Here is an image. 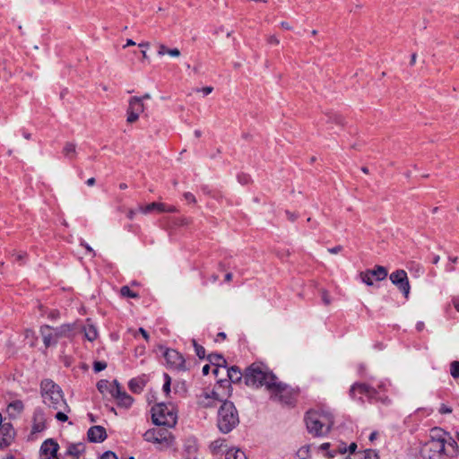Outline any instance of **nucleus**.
<instances>
[{
  "instance_id": "nucleus-55",
  "label": "nucleus",
  "mask_w": 459,
  "mask_h": 459,
  "mask_svg": "<svg viewBox=\"0 0 459 459\" xmlns=\"http://www.w3.org/2000/svg\"><path fill=\"white\" fill-rule=\"evenodd\" d=\"M423 328H424V323H423V322H419V323H417V325H416V329H417L419 332L422 331V330H423Z\"/></svg>"
},
{
  "instance_id": "nucleus-33",
  "label": "nucleus",
  "mask_w": 459,
  "mask_h": 459,
  "mask_svg": "<svg viewBox=\"0 0 459 459\" xmlns=\"http://www.w3.org/2000/svg\"><path fill=\"white\" fill-rule=\"evenodd\" d=\"M450 374L454 378H459V361L455 360L451 362Z\"/></svg>"
},
{
  "instance_id": "nucleus-4",
  "label": "nucleus",
  "mask_w": 459,
  "mask_h": 459,
  "mask_svg": "<svg viewBox=\"0 0 459 459\" xmlns=\"http://www.w3.org/2000/svg\"><path fill=\"white\" fill-rule=\"evenodd\" d=\"M307 429L313 436L326 435L333 425V416L325 411H310L305 417Z\"/></svg>"
},
{
  "instance_id": "nucleus-50",
  "label": "nucleus",
  "mask_w": 459,
  "mask_h": 459,
  "mask_svg": "<svg viewBox=\"0 0 459 459\" xmlns=\"http://www.w3.org/2000/svg\"><path fill=\"white\" fill-rule=\"evenodd\" d=\"M268 42L270 44H274V45H278L279 44V39L275 37V36H270L269 39H268Z\"/></svg>"
},
{
  "instance_id": "nucleus-46",
  "label": "nucleus",
  "mask_w": 459,
  "mask_h": 459,
  "mask_svg": "<svg viewBox=\"0 0 459 459\" xmlns=\"http://www.w3.org/2000/svg\"><path fill=\"white\" fill-rule=\"evenodd\" d=\"M81 245H82V247H85V249H86V250H87V251H88V252H89L92 256H95V255H96L95 251H94V250L91 248V246H89L86 242L82 241V242H81Z\"/></svg>"
},
{
  "instance_id": "nucleus-35",
  "label": "nucleus",
  "mask_w": 459,
  "mask_h": 459,
  "mask_svg": "<svg viewBox=\"0 0 459 459\" xmlns=\"http://www.w3.org/2000/svg\"><path fill=\"white\" fill-rule=\"evenodd\" d=\"M165 383L163 385V391L168 394L170 392L171 378L168 374H164Z\"/></svg>"
},
{
  "instance_id": "nucleus-14",
  "label": "nucleus",
  "mask_w": 459,
  "mask_h": 459,
  "mask_svg": "<svg viewBox=\"0 0 459 459\" xmlns=\"http://www.w3.org/2000/svg\"><path fill=\"white\" fill-rule=\"evenodd\" d=\"M14 437V429L9 422L4 423L0 428V447H6L10 445Z\"/></svg>"
},
{
  "instance_id": "nucleus-11",
  "label": "nucleus",
  "mask_w": 459,
  "mask_h": 459,
  "mask_svg": "<svg viewBox=\"0 0 459 459\" xmlns=\"http://www.w3.org/2000/svg\"><path fill=\"white\" fill-rule=\"evenodd\" d=\"M388 273L385 267L377 265L373 270H367L360 273V278L368 286L373 285V279L382 281L386 278Z\"/></svg>"
},
{
  "instance_id": "nucleus-48",
  "label": "nucleus",
  "mask_w": 459,
  "mask_h": 459,
  "mask_svg": "<svg viewBox=\"0 0 459 459\" xmlns=\"http://www.w3.org/2000/svg\"><path fill=\"white\" fill-rule=\"evenodd\" d=\"M181 53L178 48H171L170 56L171 57H178L180 56Z\"/></svg>"
},
{
  "instance_id": "nucleus-59",
  "label": "nucleus",
  "mask_w": 459,
  "mask_h": 459,
  "mask_svg": "<svg viewBox=\"0 0 459 459\" xmlns=\"http://www.w3.org/2000/svg\"><path fill=\"white\" fill-rule=\"evenodd\" d=\"M281 26L283 29H285V30H290V29H291V27L290 26V24H289L288 22H282L281 23Z\"/></svg>"
},
{
  "instance_id": "nucleus-29",
  "label": "nucleus",
  "mask_w": 459,
  "mask_h": 459,
  "mask_svg": "<svg viewBox=\"0 0 459 459\" xmlns=\"http://www.w3.org/2000/svg\"><path fill=\"white\" fill-rule=\"evenodd\" d=\"M225 459H247L245 453L239 449H230L227 452Z\"/></svg>"
},
{
  "instance_id": "nucleus-10",
  "label": "nucleus",
  "mask_w": 459,
  "mask_h": 459,
  "mask_svg": "<svg viewBox=\"0 0 459 459\" xmlns=\"http://www.w3.org/2000/svg\"><path fill=\"white\" fill-rule=\"evenodd\" d=\"M389 279L407 299L411 290L407 273L402 269L396 270L390 274Z\"/></svg>"
},
{
  "instance_id": "nucleus-1",
  "label": "nucleus",
  "mask_w": 459,
  "mask_h": 459,
  "mask_svg": "<svg viewBox=\"0 0 459 459\" xmlns=\"http://www.w3.org/2000/svg\"><path fill=\"white\" fill-rule=\"evenodd\" d=\"M245 384L247 386L259 388L264 386L270 393L271 399L284 404H292L293 390L286 384L278 380L277 377L261 362H255L247 367L244 373Z\"/></svg>"
},
{
  "instance_id": "nucleus-37",
  "label": "nucleus",
  "mask_w": 459,
  "mask_h": 459,
  "mask_svg": "<svg viewBox=\"0 0 459 459\" xmlns=\"http://www.w3.org/2000/svg\"><path fill=\"white\" fill-rule=\"evenodd\" d=\"M162 209H160V212H170L174 213L178 212V209L174 205H167L162 203Z\"/></svg>"
},
{
  "instance_id": "nucleus-60",
  "label": "nucleus",
  "mask_w": 459,
  "mask_h": 459,
  "mask_svg": "<svg viewBox=\"0 0 459 459\" xmlns=\"http://www.w3.org/2000/svg\"><path fill=\"white\" fill-rule=\"evenodd\" d=\"M135 42L133 39H127L126 44L124 46V48L129 47V46H134Z\"/></svg>"
},
{
  "instance_id": "nucleus-42",
  "label": "nucleus",
  "mask_w": 459,
  "mask_h": 459,
  "mask_svg": "<svg viewBox=\"0 0 459 459\" xmlns=\"http://www.w3.org/2000/svg\"><path fill=\"white\" fill-rule=\"evenodd\" d=\"M169 48L165 46L164 44H158V56H161L167 54Z\"/></svg>"
},
{
  "instance_id": "nucleus-64",
  "label": "nucleus",
  "mask_w": 459,
  "mask_h": 459,
  "mask_svg": "<svg viewBox=\"0 0 459 459\" xmlns=\"http://www.w3.org/2000/svg\"><path fill=\"white\" fill-rule=\"evenodd\" d=\"M454 306H455V309L459 312V299L454 300Z\"/></svg>"
},
{
  "instance_id": "nucleus-53",
  "label": "nucleus",
  "mask_w": 459,
  "mask_h": 459,
  "mask_svg": "<svg viewBox=\"0 0 459 459\" xmlns=\"http://www.w3.org/2000/svg\"><path fill=\"white\" fill-rule=\"evenodd\" d=\"M134 215H135V211L134 210H129L128 212H127V218L129 220H133L134 218Z\"/></svg>"
},
{
  "instance_id": "nucleus-34",
  "label": "nucleus",
  "mask_w": 459,
  "mask_h": 459,
  "mask_svg": "<svg viewBox=\"0 0 459 459\" xmlns=\"http://www.w3.org/2000/svg\"><path fill=\"white\" fill-rule=\"evenodd\" d=\"M126 113H127L126 121L129 124H133V123L136 122L140 116L139 114H136L134 112H130L129 110H126Z\"/></svg>"
},
{
  "instance_id": "nucleus-58",
  "label": "nucleus",
  "mask_w": 459,
  "mask_h": 459,
  "mask_svg": "<svg viewBox=\"0 0 459 459\" xmlns=\"http://www.w3.org/2000/svg\"><path fill=\"white\" fill-rule=\"evenodd\" d=\"M357 448V445L355 443H351L349 446L350 453H353Z\"/></svg>"
},
{
  "instance_id": "nucleus-39",
  "label": "nucleus",
  "mask_w": 459,
  "mask_h": 459,
  "mask_svg": "<svg viewBox=\"0 0 459 459\" xmlns=\"http://www.w3.org/2000/svg\"><path fill=\"white\" fill-rule=\"evenodd\" d=\"M322 300L325 305L328 306L331 304V299L328 292L325 290L321 291Z\"/></svg>"
},
{
  "instance_id": "nucleus-13",
  "label": "nucleus",
  "mask_w": 459,
  "mask_h": 459,
  "mask_svg": "<svg viewBox=\"0 0 459 459\" xmlns=\"http://www.w3.org/2000/svg\"><path fill=\"white\" fill-rule=\"evenodd\" d=\"M357 392L360 394H365L371 403L377 395V390L365 383L353 384L350 388V396L355 399Z\"/></svg>"
},
{
  "instance_id": "nucleus-18",
  "label": "nucleus",
  "mask_w": 459,
  "mask_h": 459,
  "mask_svg": "<svg viewBox=\"0 0 459 459\" xmlns=\"http://www.w3.org/2000/svg\"><path fill=\"white\" fill-rule=\"evenodd\" d=\"M119 385H120L117 380L109 382L108 380L102 379L98 382L97 388L101 394H108L111 397H113L115 394L114 391L117 389Z\"/></svg>"
},
{
  "instance_id": "nucleus-41",
  "label": "nucleus",
  "mask_w": 459,
  "mask_h": 459,
  "mask_svg": "<svg viewBox=\"0 0 459 459\" xmlns=\"http://www.w3.org/2000/svg\"><path fill=\"white\" fill-rule=\"evenodd\" d=\"M438 411L441 414H448L452 412V408L445 403H442L438 409Z\"/></svg>"
},
{
  "instance_id": "nucleus-7",
  "label": "nucleus",
  "mask_w": 459,
  "mask_h": 459,
  "mask_svg": "<svg viewBox=\"0 0 459 459\" xmlns=\"http://www.w3.org/2000/svg\"><path fill=\"white\" fill-rule=\"evenodd\" d=\"M239 422L238 411L233 403L225 400L218 411L217 425L222 433L230 432Z\"/></svg>"
},
{
  "instance_id": "nucleus-61",
  "label": "nucleus",
  "mask_w": 459,
  "mask_h": 459,
  "mask_svg": "<svg viewBox=\"0 0 459 459\" xmlns=\"http://www.w3.org/2000/svg\"><path fill=\"white\" fill-rule=\"evenodd\" d=\"M232 278H233V274L231 273H226V275H225L226 281H230L232 280Z\"/></svg>"
},
{
  "instance_id": "nucleus-9",
  "label": "nucleus",
  "mask_w": 459,
  "mask_h": 459,
  "mask_svg": "<svg viewBox=\"0 0 459 459\" xmlns=\"http://www.w3.org/2000/svg\"><path fill=\"white\" fill-rule=\"evenodd\" d=\"M152 419L158 427L172 428L177 423V415L164 403L156 404L152 408Z\"/></svg>"
},
{
  "instance_id": "nucleus-22",
  "label": "nucleus",
  "mask_w": 459,
  "mask_h": 459,
  "mask_svg": "<svg viewBox=\"0 0 459 459\" xmlns=\"http://www.w3.org/2000/svg\"><path fill=\"white\" fill-rule=\"evenodd\" d=\"M227 376L230 380L229 383H238L244 377V374L241 373L240 369L237 366H232L231 368L227 369Z\"/></svg>"
},
{
  "instance_id": "nucleus-36",
  "label": "nucleus",
  "mask_w": 459,
  "mask_h": 459,
  "mask_svg": "<svg viewBox=\"0 0 459 459\" xmlns=\"http://www.w3.org/2000/svg\"><path fill=\"white\" fill-rule=\"evenodd\" d=\"M107 368V363L103 361H95L93 364V369L96 372L104 370Z\"/></svg>"
},
{
  "instance_id": "nucleus-24",
  "label": "nucleus",
  "mask_w": 459,
  "mask_h": 459,
  "mask_svg": "<svg viewBox=\"0 0 459 459\" xmlns=\"http://www.w3.org/2000/svg\"><path fill=\"white\" fill-rule=\"evenodd\" d=\"M207 359L213 366H222V369L226 368V359L221 354L211 353L208 355Z\"/></svg>"
},
{
  "instance_id": "nucleus-52",
  "label": "nucleus",
  "mask_w": 459,
  "mask_h": 459,
  "mask_svg": "<svg viewBox=\"0 0 459 459\" xmlns=\"http://www.w3.org/2000/svg\"><path fill=\"white\" fill-rule=\"evenodd\" d=\"M202 372L204 376L208 375L209 372H210V366L209 365H204L203 367V369H202Z\"/></svg>"
},
{
  "instance_id": "nucleus-44",
  "label": "nucleus",
  "mask_w": 459,
  "mask_h": 459,
  "mask_svg": "<svg viewBox=\"0 0 459 459\" xmlns=\"http://www.w3.org/2000/svg\"><path fill=\"white\" fill-rule=\"evenodd\" d=\"M342 249H343L342 246L339 245V246H335L333 247L328 248V252L330 254L335 255V254H338L341 251H342Z\"/></svg>"
},
{
  "instance_id": "nucleus-20",
  "label": "nucleus",
  "mask_w": 459,
  "mask_h": 459,
  "mask_svg": "<svg viewBox=\"0 0 459 459\" xmlns=\"http://www.w3.org/2000/svg\"><path fill=\"white\" fill-rule=\"evenodd\" d=\"M24 405L21 400H15L10 403L7 406V412L10 418H17L23 411Z\"/></svg>"
},
{
  "instance_id": "nucleus-43",
  "label": "nucleus",
  "mask_w": 459,
  "mask_h": 459,
  "mask_svg": "<svg viewBox=\"0 0 459 459\" xmlns=\"http://www.w3.org/2000/svg\"><path fill=\"white\" fill-rule=\"evenodd\" d=\"M100 459H117V456L115 453L108 451L101 455Z\"/></svg>"
},
{
  "instance_id": "nucleus-47",
  "label": "nucleus",
  "mask_w": 459,
  "mask_h": 459,
  "mask_svg": "<svg viewBox=\"0 0 459 459\" xmlns=\"http://www.w3.org/2000/svg\"><path fill=\"white\" fill-rule=\"evenodd\" d=\"M213 91V88L211 87V86H206V87H204L200 90H198V91H202L204 93V95H208L210 94L212 91Z\"/></svg>"
},
{
  "instance_id": "nucleus-57",
  "label": "nucleus",
  "mask_w": 459,
  "mask_h": 459,
  "mask_svg": "<svg viewBox=\"0 0 459 459\" xmlns=\"http://www.w3.org/2000/svg\"><path fill=\"white\" fill-rule=\"evenodd\" d=\"M86 184H87L89 186H92L95 184V178H89V179L86 181Z\"/></svg>"
},
{
  "instance_id": "nucleus-5",
  "label": "nucleus",
  "mask_w": 459,
  "mask_h": 459,
  "mask_svg": "<svg viewBox=\"0 0 459 459\" xmlns=\"http://www.w3.org/2000/svg\"><path fill=\"white\" fill-rule=\"evenodd\" d=\"M40 388L43 403L45 404L55 410L70 411L59 385L50 379H44L40 384Z\"/></svg>"
},
{
  "instance_id": "nucleus-16",
  "label": "nucleus",
  "mask_w": 459,
  "mask_h": 459,
  "mask_svg": "<svg viewBox=\"0 0 459 459\" xmlns=\"http://www.w3.org/2000/svg\"><path fill=\"white\" fill-rule=\"evenodd\" d=\"M58 448L59 446L56 441L53 439H48L41 445L40 452L45 459H54L56 457Z\"/></svg>"
},
{
  "instance_id": "nucleus-21",
  "label": "nucleus",
  "mask_w": 459,
  "mask_h": 459,
  "mask_svg": "<svg viewBox=\"0 0 459 459\" xmlns=\"http://www.w3.org/2000/svg\"><path fill=\"white\" fill-rule=\"evenodd\" d=\"M144 109L145 107L143 102V99L134 96L129 100L127 110H129L130 112H134L140 115L144 111Z\"/></svg>"
},
{
  "instance_id": "nucleus-56",
  "label": "nucleus",
  "mask_w": 459,
  "mask_h": 459,
  "mask_svg": "<svg viewBox=\"0 0 459 459\" xmlns=\"http://www.w3.org/2000/svg\"><path fill=\"white\" fill-rule=\"evenodd\" d=\"M222 368V366H215V368L213 369L212 373L215 376H218L220 373V370Z\"/></svg>"
},
{
  "instance_id": "nucleus-31",
  "label": "nucleus",
  "mask_w": 459,
  "mask_h": 459,
  "mask_svg": "<svg viewBox=\"0 0 459 459\" xmlns=\"http://www.w3.org/2000/svg\"><path fill=\"white\" fill-rule=\"evenodd\" d=\"M120 294L122 297L130 299H136L139 297V295L136 292L131 290V289L128 286L121 287Z\"/></svg>"
},
{
  "instance_id": "nucleus-6",
  "label": "nucleus",
  "mask_w": 459,
  "mask_h": 459,
  "mask_svg": "<svg viewBox=\"0 0 459 459\" xmlns=\"http://www.w3.org/2000/svg\"><path fill=\"white\" fill-rule=\"evenodd\" d=\"M76 329L75 324H64L58 327L44 325L40 327L43 343L48 348L56 345L59 339L73 338Z\"/></svg>"
},
{
  "instance_id": "nucleus-38",
  "label": "nucleus",
  "mask_w": 459,
  "mask_h": 459,
  "mask_svg": "<svg viewBox=\"0 0 459 459\" xmlns=\"http://www.w3.org/2000/svg\"><path fill=\"white\" fill-rule=\"evenodd\" d=\"M373 402H380L383 404L388 405L390 403V399L387 396H380L378 393L377 392V395Z\"/></svg>"
},
{
  "instance_id": "nucleus-32",
  "label": "nucleus",
  "mask_w": 459,
  "mask_h": 459,
  "mask_svg": "<svg viewBox=\"0 0 459 459\" xmlns=\"http://www.w3.org/2000/svg\"><path fill=\"white\" fill-rule=\"evenodd\" d=\"M191 342L195 348L196 356L200 359H204L205 357V349L202 345L198 344L195 339H192Z\"/></svg>"
},
{
  "instance_id": "nucleus-27",
  "label": "nucleus",
  "mask_w": 459,
  "mask_h": 459,
  "mask_svg": "<svg viewBox=\"0 0 459 459\" xmlns=\"http://www.w3.org/2000/svg\"><path fill=\"white\" fill-rule=\"evenodd\" d=\"M85 338L90 341L93 342L98 337V332L96 328L92 325H88L83 328Z\"/></svg>"
},
{
  "instance_id": "nucleus-51",
  "label": "nucleus",
  "mask_w": 459,
  "mask_h": 459,
  "mask_svg": "<svg viewBox=\"0 0 459 459\" xmlns=\"http://www.w3.org/2000/svg\"><path fill=\"white\" fill-rule=\"evenodd\" d=\"M139 333L143 335V337L148 342L149 341V334L143 328H139Z\"/></svg>"
},
{
  "instance_id": "nucleus-17",
  "label": "nucleus",
  "mask_w": 459,
  "mask_h": 459,
  "mask_svg": "<svg viewBox=\"0 0 459 459\" xmlns=\"http://www.w3.org/2000/svg\"><path fill=\"white\" fill-rule=\"evenodd\" d=\"M87 437L90 442L100 443L103 442L108 436L104 427L96 425L88 429Z\"/></svg>"
},
{
  "instance_id": "nucleus-54",
  "label": "nucleus",
  "mask_w": 459,
  "mask_h": 459,
  "mask_svg": "<svg viewBox=\"0 0 459 459\" xmlns=\"http://www.w3.org/2000/svg\"><path fill=\"white\" fill-rule=\"evenodd\" d=\"M347 451V448H346V446L345 445H341L339 446L338 447V452L341 453V454H345Z\"/></svg>"
},
{
  "instance_id": "nucleus-49",
  "label": "nucleus",
  "mask_w": 459,
  "mask_h": 459,
  "mask_svg": "<svg viewBox=\"0 0 459 459\" xmlns=\"http://www.w3.org/2000/svg\"><path fill=\"white\" fill-rule=\"evenodd\" d=\"M329 118L331 120H333L336 124H342V118L340 116L334 115L333 117H330Z\"/></svg>"
},
{
  "instance_id": "nucleus-3",
  "label": "nucleus",
  "mask_w": 459,
  "mask_h": 459,
  "mask_svg": "<svg viewBox=\"0 0 459 459\" xmlns=\"http://www.w3.org/2000/svg\"><path fill=\"white\" fill-rule=\"evenodd\" d=\"M231 393V385L226 379L217 382L212 390H204L197 396V403L204 408L216 406L227 400Z\"/></svg>"
},
{
  "instance_id": "nucleus-2",
  "label": "nucleus",
  "mask_w": 459,
  "mask_h": 459,
  "mask_svg": "<svg viewBox=\"0 0 459 459\" xmlns=\"http://www.w3.org/2000/svg\"><path fill=\"white\" fill-rule=\"evenodd\" d=\"M459 454V446L449 433L439 428L430 430L429 440L422 446L423 459H454Z\"/></svg>"
},
{
  "instance_id": "nucleus-45",
  "label": "nucleus",
  "mask_w": 459,
  "mask_h": 459,
  "mask_svg": "<svg viewBox=\"0 0 459 459\" xmlns=\"http://www.w3.org/2000/svg\"><path fill=\"white\" fill-rule=\"evenodd\" d=\"M185 199L189 203H195V197L193 194L186 192L184 194Z\"/></svg>"
},
{
  "instance_id": "nucleus-40",
  "label": "nucleus",
  "mask_w": 459,
  "mask_h": 459,
  "mask_svg": "<svg viewBox=\"0 0 459 459\" xmlns=\"http://www.w3.org/2000/svg\"><path fill=\"white\" fill-rule=\"evenodd\" d=\"M56 419L59 421H66L68 420L67 415L62 410H58L57 413L56 414Z\"/></svg>"
},
{
  "instance_id": "nucleus-23",
  "label": "nucleus",
  "mask_w": 459,
  "mask_h": 459,
  "mask_svg": "<svg viewBox=\"0 0 459 459\" xmlns=\"http://www.w3.org/2000/svg\"><path fill=\"white\" fill-rule=\"evenodd\" d=\"M162 203H151L146 205H140L138 208V211L143 214L151 213L153 211H157L158 212H160V209H162Z\"/></svg>"
},
{
  "instance_id": "nucleus-28",
  "label": "nucleus",
  "mask_w": 459,
  "mask_h": 459,
  "mask_svg": "<svg viewBox=\"0 0 459 459\" xmlns=\"http://www.w3.org/2000/svg\"><path fill=\"white\" fill-rule=\"evenodd\" d=\"M128 385L130 390L134 393H140L143 389L144 381L140 378H133L130 380Z\"/></svg>"
},
{
  "instance_id": "nucleus-25",
  "label": "nucleus",
  "mask_w": 459,
  "mask_h": 459,
  "mask_svg": "<svg viewBox=\"0 0 459 459\" xmlns=\"http://www.w3.org/2000/svg\"><path fill=\"white\" fill-rule=\"evenodd\" d=\"M63 153L67 159L74 160L76 157V145L74 143H66Z\"/></svg>"
},
{
  "instance_id": "nucleus-30",
  "label": "nucleus",
  "mask_w": 459,
  "mask_h": 459,
  "mask_svg": "<svg viewBox=\"0 0 459 459\" xmlns=\"http://www.w3.org/2000/svg\"><path fill=\"white\" fill-rule=\"evenodd\" d=\"M310 447L309 446H301L296 453V459H309Z\"/></svg>"
},
{
  "instance_id": "nucleus-8",
  "label": "nucleus",
  "mask_w": 459,
  "mask_h": 459,
  "mask_svg": "<svg viewBox=\"0 0 459 459\" xmlns=\"http://www.w3.org/2000/svg\"><path fill=\"white\" fill-rule=\"evenodd\" d=\"M143 438L147 442L157 445V448L160 450H164L172 446L174 442V437L169 430L168 427L148 429L143 434Z\"/></svg>"
},
{
  "instance_id": "nucleus-26",
  "label": "nucleus",
  "mask_w": 459,
  "mask_h": 459,
  "mask_svg": "<svg viewBox=\"0 0 459 459\" xmlns=\"http://www.w3.org/2000/svg\"><path fill=\"white\" fill-rule=\"evenodd\" d=\"M84 451V445L82 443L79 444H72L67 448V454L73 455L74 457H79V455Z\"/></svg>"
},
{
  "instance_id": "nucleus-15",
  "label": "nucleus",
  "mask_w": 459,
  "mask_h": 459,
  "mask_svg": "<svg viewBox=\"0 0 459 459\" xmlns=\"http://www.w3.org/2000/svg\"><path fill=\"white\" fill-rule=\"evenodd\" d=\"M31 434L40 433L46 429L44 412L38 408L33 412Z\"/></svg>"
},
{
  "instance_id": "nucleus-62",
  "label": "nucleus",
  "mask_w": 459,
  "mask_h": 459,
  "mask_svg": "<svg viewBox=\"0 0 459 459\" xmlns=\"http://www.w3.org/2000/svg\"><path fill=\"white\" fill-rule=\"evenodd\" d=\"M26 254L25 253H19L16 255V260L22 261Z\"/></svg>"
},
{
  "instance_id": "nucleus-63",
  "label": "nucleus",
  "mask_w": 459,
  "mask_h": 459,
  "mask_svg": "<svg viewBox=\"0 0 459 459\" xmlns=\"http://www.w3.org/2000/svg\"><path fill=\"white\" fill-rule=\"evenodd\" d=\"M329 446H330V444H329V443H324V444H322V445H321L320 448H321L322 450H326V449H328V448H329Z\"/></svg>"
},
{
  "instance_id": "nucleus-19",
  "label": "nucleus",
  "mask_w": 459,
  "mask_h": 459,
  "mask_svg": "<svg viewBox=\"0 0 459 459\" xmlns=\"http://www.w3.org/2000/svg\"><path fill=\"white\" fill-rule=\"evenodd\" d=\"M114 392H115V394L113 395L112 398L117 400V404L119 406L128 408L132 405L133 398L128 394H126L125 391H123L120 385Z\"/></svg>"
},
{
  "instance_id": "nucleus-12",
  "label": "nucleus",
  "mask_w": 459,
  "mask_h": 459,
  "mask_svg": "<svg viewBox=\"0 0 459 459\" xmlns=\"http://www.w3.org/2000/svg\"><path fill=\"white\" fill-rule=\"evenodd\" d=\"M164 358L170 367L178 370H186L184 357L176 350L168 349L164 353Z\"/></svg>"
}]
</instances>
